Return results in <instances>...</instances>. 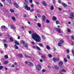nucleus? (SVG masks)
Instances as JSON below:
<instances>
[{"label":"nucleus","mask_w":74,"mask_h":74,"mask_svg":"<svg viewBox=\"0 0 74 74\" xmlns=\"http://www.w3.org/2000/svg\"><path fill=\"white\" fill-rule=\"evenodd\" d=\"M62 72H66V70L64 69H62Z\"/></svg>","instance_id":"4c0bfd02"},{"label":"nucleus","mask_w":74,"mask_h":74,"mask_svg":"<svg viewBox=\"0 0 74 74\" xmlns=\"http://www.w3.org/2000/svg\"><path fill=\"white\" fill-rule=\"evenodd\" d=\"M34 11V10H33V9H32L30 10V12H33V11Z\"/></svg>","instance_id":"052dcab7"},{"label":"nucleus","mask_w":74,"mask_h":74,"mask_svg":"<svg viewBox=\"0 0 74 74\" xmlns=\"http://www.w3.org/2000/svg\"><path fill=\"white\" fill-rule=\"evenodd\" d=\"M20 43H21V44H23V45L25 44L24 41L23 40H21L20 41Z\"/></svg>","instance_id":"f3484780"},{"label":"nucleus","mask_w":74,"mask_h":74,"mask_svg":"<svg viewBox=\"0 0 74 74\" xmlns=\"http://www.w3.org/2000/svg\"><path fill=\"white\" fill-rule=\"evenodd\" d=\"M42 3L45 6H47V4L46 3V2L44 1H43Z\"/></svg>","instance_id":"9d476101"},{"label":"nucleus","mask_w":74,"mask_h":74,"mask_svg":"<svg viewBox=\"0 0 74 74\" xmlns=\"http://www.w3.org/2000/svg\"><path fill=\"white\" fill-rule=\"evenodd\" d=\"M32 48H33L34 49H36V47L34 46H33L32 47Z\"/></svg>","instance_id":"864d4df0"},{"label":"nucleus","mask_w":74,"mask_h":74,"mask_svg":"<svg viewBox=\"0 0 74 74\" xmlns=\"http://www.w3.org/2000/svg\"><path fill=\"white\" fill-rule=\"evenodd\" d=\"M29 3H33V0H29Z\"/></svg>","instance_id":"09e8293b"},{"label":"nucleus","mask_w":74,"mask_h":74,"mask_svg":"<svg viewBox=\"0 0 74 74\" xmlns=\"http://www.w3.org/2000/svg\"><path fill=\"white\" fill-rule=\"evenodd\" d=\"M43 61V60H42L40 59V62L41 63Z\"/></svg>","instance_id":"774afa93"},{"label":"nucleus","mask_w":74,"mask_h":74,"mask_svg":"<svg viewBox=\"0 0 74 74\" xmlns=\"http://www.w3.org/2000/svg\"><path fill=\"white\" fill-rule=\"evenodd\" d=\"M51 10H54V8L53 6H51Z\"/></svg>","instance_id":"c756f323"},{"label":"nucleus","mask_w":74,"mask_h":74,"mask_svg":"<svg viewBox=\"0 0 74 74\" xmlns=\"http://www.w3.org/2000/svg\"><path fill=\"white\" fill-rule=\"evenodd\" d=\"M36 48L37 49H38V50H39V51L41 50V49H40V48L38 47L37 46H36Z\"/></svg>","instance_id":"a878e982"},{"label":"nucleus","mask_w":74,"mask_h":74,"mask_svg":"<svg viewBox=\"0 0 74 74\" xmlns=\"http://www.w3.org/2000/svg\"><path fill=\"white\" fill-rule=\"evenodd\" d=\"M8 1L9 3H11V1L10 0H8Z\"/></svg>","instance_id":"13d9d810"},{"label":"nucleus","mask_w":74,"mask_h":74,"mask_svg":"<svg viewBox=\"0 0 74 74\" xmlns=\"http://www.w3.org/2000/svg\"><path fill=\"white\" fill-rule=\"evenodd\" d=\"M66 52H67L68 53H69L70 52V51L69 50V49H67L66 50Z\"/></svg>","instance_id":"a18cd8bd"},{"label":"nucleus","mask_w":74,"mask_h":74,"mask_svg":"<svg viewBox=\"0 0 74 74\" xmlns=\"http://www.w3.org/2000/svg\"><path fill=\"white\" fill-rule=\"evenodd\" d=\"M53 62L58 61V60H59V59L58 58H54L53 59Z\"/></svg>","instance_id":"20e7f679"},{"label":"nucleus","mask_w":74,"mask_h":74,"mask_svg":"<svg viewBox=\"0 0 74 74\" xmlns=\"http://www.w3.org/2000/svg\"><path fill=\"white\" fill-rule=\"evenodd\" d=\"M55 67L56 69H57V70H58L59 68V67L57 66H55Z\"/></svg>","instance_id":"72a5a7b5"},{"label":"nucleus","mask_w":74,"mask_h":74,"mask_svg":"<svg viewBox=\"0 0 74 74\" xmlns=\"http://www.w3.org/2000/svg\"><path fill=\"white\" fill-rule=\"evenodd\" d=\"M24 56L26 58L27 57H28V58H30V56H27L26 54H25Z\"/></svg>","instance_id":"37998d69"},{"label":"nucleus","mask_w":74,"mask_h":74,"mask_svg":"<svg viewBox=\"0 0 74 74\" xmlns=\"http://www.w3.org/2000/svg\"><path fill=\"white\" fill-rule=\"evenodd\" d=\"M58 3H62V1L60 0H58Z\"/></svg>","instance_id":"e2e57ef3"},{"label":"nucleus","mask_w":74,"mask_h":74,"mask_svg":"<svg viewBox=\"0 0 74 74\" xmlns=\"http://www.w3.org/2000/svg\"><path fill=\"white\" fill-rule=\"evenodd\" d=\"M63 64V63L61 61H60L58 63V65L59 67H62V65Z\"/></svg>","instance_id":"7ed1b4c3"},{"label":"nucleus","mask_w":74,"mask_h":74,"mask_svg":"<svg viewBox=\"0 0 74 74\" xmlns=\"http://www.w3.org/2000/svg\"><path fill=\"white\" fill-rule=\"evenodd\" d=\"M29 64L28 65L29 66H31V67H33L34 66V65H33V64L31 62H29Z\"/></svg>","instance_id":"0eeeda50"},{"label":"nucleus","mask_w":74,"mask_h":74,"mask_svg":"<svg viewBox=\"0 0 74 74\" xmlns=\"http://www.w3.org/2000/svg\"><path fill=\"white\" fill-rule=\"evenodd\" d=\"M17 38L18 39H20V38H21V37H20L19 36H18Z\"/></svg>","instance_id":"69168bd1"},{"label":"nucleus","mask_w":74,"mask_h":74,"mask_svg":"<svg viewBox=\"0 0 74 74\" xmlns=\"http://www.w3.org/2000/svg\"><path fill=\"white\" fill-rule=\"evenodd\" d=\"M41 69V65L40 64H38L36 66V70L38 71L40 70Z\"/></svg>","instance_id":"f03ea898"},{"label":"nucleus","mask_w":74,"mask_h":74,"mask_svg":"<svg viewBox=\"0 0 74 74\" xmlns=\"http://www.w3.org/2000/svg\"><path fill=\"white\" fill-rule=\"evenodd\" d=\"M42 38H43V39H45V37L44 36H42Z\"/></svg>","instance_id":"0e129e2a"},{"label":"nucleus","mask_w":74,"mask_h":74,"mask_svg":"<svg viewBox=\"0 0 74 74\" xmlns=\"http://www.w3.org/2000/svg\"><path fill=\"white\" fill-rule=\"evenodd\" d=\"M10 40L11 41H14V40H13V39H12V37H11L10 38Z\"/></svg>","instance_id":"2f4dec72"},{"label":"nucleus","mask_w":74,"mask_h":74,"mask_svg":"<svg viewBox=\"0 0 74 74\" xmlns=\"http://www.w3.org/2000/svg\"><path fill=\"white\" fill-rule=\"evenodd\" d=\"M46 22L47 23H49V21L48 20H46Z\"/></svg>","instance_id":"49530a36"},{"label":"nucleus","mask_w":74,"mask_h":74,"mask_svg":"<svg viewBox=\"0 0 74 74\" xmlns=\"http://www.w3.org/2000/svg\"><path fill=\"white\" fill-rule=\"evenodd\" d=\"M31 7L32 8H33L34 7V5H33V4H31Z\"/></svg>","instance_id":"4d7b16f0"},{"label":"nucleus","mask_w":74,"mask_h":74,"mask_svg":"<svg viewBox=\"0 0 74 74\" xmlns=\"http://www.w3.org/2000/svg\"><path fill=\"white\" fill-rule=\"evenodd\" d=\"M0 7H3V5L1 3H0Z\"/></svg>","instance_id":"8fccbe9b"},{"label":"nucleus","mask_w":74,"mask_h":74,"mask_svg":"<svg viewBox=\"0 0 74 74\" xmlns=\"http://www.w3.org/2000/svg\"><path fill=\"white\" fill-rule=\"evenodd\" d=\"M10 27L11 28H12V29H15V26H14L13 25H10Z\"/></svg>","instance_id":"bb28decb"},{"label":"nucleus","mask_w":74,"mask_h":74,"mask_svg":"<svg viewBox=\"0 0 74 74\" xmlns=\"http://www.w3.org/2000/svg\"><path fill=\"white\" fill-rule=\"evenodd\" d=\"M59 43H60V44H62L63 43V40H61L60 41Z\"/></svg>","instance_id":"6ab92c4d"},{"label":"nucleus","mask_w":74,"mask_h":74,"mask_svg":"<svg viewBox=\"0 0 74 74\" xmlns=\"http://www.w3.org/2000/svg\"><path fill=\"white\" fill-rule=\"evenodd\" d=\"M62 9H61V8H58V10H59V11H62Z\"/></svg>","instance_id":"bf43d9fd"},{"label":"nucleus","mask_w":74,"mask_h":74,"mask_svg":"<svg viewBox=\"0 0 74 74\" xmlns=\"http://www.w3.org/2000/svg\"><path fill=\"white\" fill-rule=\"evenodd\" d=\"M27 15L26 14H24L23 16L24 18H26V16Z\"/></svg>","instance_id":"680f3d73"},{"label":"nucleus","mask_w":74,"mask_h":74,"mask_svg":"<svg viewBox=\"0 0 74 74\" xmlns=\"http://www.w3.org/2000/svg\"><path fill=\"white\" fill-rule=\"evenodd\" d=\"M52 19L53 20H54V21H56V20H57V18L55 17H53Z\"/></svg>","instance_id":"412c9836"},{"label":"nucleus","mask_w":74,"mask_h":74,"mask_svg":"<svg viewBox=\"0 0 74 74\" xmlns=\"http://www.w3.org/2000/svg\"><path fill=\"white\" fill-rule=\"evenodd\" d=\"M32 38L35 41L37 42H39L41 41V38L36 33H33L32 34Z\"/></svg>","instance_id":"f257e3e1"},{"label":"nucleus","mask_w":74,"mask_h":74,"mask_svg":"<svg viewBox=\"0 0 74 74\" xmlns=\"http://www.w3.org/2000/svg\"><path fill=\"white\" fill-rule=\"evenodd\" d=\"M38 45H39V46H40V47H43V44H42V43H38Z\"/></svg>","instance_id":"b1692460"},{"label":"nucleus","mask_w":74,"mask_h":74,"mask_svg":"<svg viewBox=\"0 0 74 74\" xmlns=\"http://www.w3.org/2000/svg\"><path fill=\"white\" fill-rule=\"evenodd\" d=\"M58 46H61L62 45H61V44L59 43L58 44Z\"/></svg>","instance_id":"5fc2aeb1"},{"label":"nucleus","mask_w":74,"mask_h":74,"mask_svg":"<svg viewBox=\"0 0 74 74\" xmlns=\"http://www.w3.org/2000/svg\"><path fill=\"white\" fill-rule=\"evenodd\" d=\"M35 3L37 4V5H39V2H37V1H36L35 2Z\"/></svg>","instance_id":"a19ab883"},{"label":"nucleus","mask_w":74,"mask_h":74,"mask_svg":"<svg viewBox=\"0 0 74 74\" xmlns=\"http://www.w3.org/2000/svg\"><path fill=\"white\" fill-rule=\"evenodd\" d=\"M14 43L15 44H16V45H19V42H18V41H14Z\"/></svg>","instance_id":"2eb2a0df"},{"label":"nucleus","mask_w":74,"mask_h":74,"mask_svg":"<svg viewBox=\"0 0 74 74\" xmlns=\"http://www.w3.org/2000/svg\"><path fill=\"white\" fill-rule=\"evenodd\" d=\"M66 57L67 59H69L70 58V56H69V55H67Z\"/></svg>","instance_id":"3c124183"},{"label":"nucleus","mask_w":74,"mask_h":74,"mask_svg":"<svg viewBox=\"0 0 74 74\" xmlns=\"http://www.w3.org/2000/svg\"><path fill=\"white\" fill-rule=\"evenodd\" d=\"M11 18L12 20H13V21H15L16 19H15V17L12 16L11 17Z\"/></svg>","instance_id":"aec40b11"},{"label":"nucleus","mask_w":74,"mask_h":74,"mask_svg":"<svg viewBox=\"0 0 74 74\" xmlns=\"http://www.w3.org/2000/svg\"><path fill=\"white\" fill-rule=\"evenodd\" d=\"M46 48L47 49H51V48H50L49 46L48 45H46Z\"/></svg>","instance_id":"dca6fc26"},{"label":"nucleus","mask_w":74,"mask_h":74,"mask_svg":"<svg viewBox=\"0 0 74 74\" xmlns=\"http://www.w3.org/2000/svg\"><path fill=\"white\" fill-rule=\"evenodd\" d=\"M2 29H7V27H5V26L3 25L1 26Z\"/></svg>","instance_id":"f8f14e48"},{"label":"nucleus","mask_w":74,"mask_h":74,"mask_svg":"<svg viewBox=\"0 0 74 74\" xmlns=\"http://www.w3.org/2000/svg\"><path fill=\"white\" fill-rule=\"evenodd\" d=\"M3 66H0V70H1L3 69Z\"/></svg>","instance_id":"c03bdc74"},{"label":"nucleus","mask_w":74,"mask_h":74,"mask_svg":"<svg viewBox=\"0 0 74 74\" xmlns=\"http://www.w3.org/2000/svg\"><path fill=\"white\" fill-rule=\"evenodd\" d=\"M62 5H63V7H67V5L64 3H62Z\"/></svg>","instance_id":"1a4fd4ad"},{"label":"nucleus","mask_w":74,"mask_h":74,"mask_svg":"<svg viewBox=\"0 0 74 74\" xmlns=\"http://www.w3.org/2000/svg\"><path fill=\"white\" fill-rule=\"evenodd\" d=\"M56 25H58V24H59V23H60L59 22V21H56Z\"/></svg>","instance_id":"e433bc0d"},{"label":"nucleus","mask_w":74,"mask_h":74,"mask_svg":"<svg viewBox=\"0 0 74 74\" xmlns=\"http://www.w3.org/2000/svg\"><path fill=\"white\" fill-rule=\"evenodd\" d=\"M27 5H25V8H26V9L28 7V6Z\"/></svg>","instance_id":"ea45409f"},{"label":"nucleus","mask_w":74,"mask_h":74,"mask_svg":"<svg viewBox=\"0 0 74 74\" xmlns=\"http://www.w3.org/2000/svg\"><path fill=\"white\" fill-rule=\"evenodd\" d=\"M37 26L39 27H41V24H40V23H38L37 25Z\"/></svg>","instance_id":"4be33fe9"},{"label":"nucleus","mask_w":74,"mask_h":74,"mask_svg":"<svg viewBox=\"0 0 74 74\" xmlns=\"http://www.w3.org/2000/svg\"><path fill=\"white\" fill-rule=\"evenodd\" d=\"M8 63V61H6L3 62L4 64H7Z\"/></svg>","instance_id":"f704fd0d"},{"label":"nucleus","mask_w":74,"mask_h":74,"mask_svg":"<svg viewBox=\"0 0 74 74\" xmlns=\"http://www.w3.org/2000/svg\"><path fill=\"white\" fill-rule=\"evenodd\" d=\"M21 29H22V30H24V27L23 26L22 27Z\"/></svg>","instance_id":"338daca9"},{"label":"nucleus","mask_w":74,"mask_h":74,"mask_svg":"<svg viewBox=\"0 0 74 74\" xmlns=\"http://www.w3.org/2000/svg\"><path fill=\"white\" fill-rule=\"evenodd\" d=\"M14 47L15 48H16V49H18V47L17 46V45H15Z\"/></svg>","instance_id":"473e14b6"},{"label":"nucleus","mask_w":74,"mask_h":74,"mask_svg":"<svg viewBox=\"0 0 74 74\" xmlns=\"http://www.w3.org/2000/svg\"><path fill=\"white\" fill-rule=\"evenodd\" d=\"M41 58L43 59H45V56L43 55V56H41Z\"/></svg>","instance_id":"5701e85b"},{"label":"nucleus","mask_w":74,"mask_h":74,"mask_svg":"<svg viewBox=\"0 0 74 74\" xmlns=\"http://www.w3.org/2000/svg\"><path fill=\"white\" fill-rule=\"evenodd\" d=\"M4 46L5 47V48H7V45L6 44H4Z\"/></svg>","instance_id":"79ce46f5"},{"label":"nucleus","mask_w":74,"mask_h":74,"mask_svg":"<svg viewBox=\"0 0 74 74\" xmlns=\"http://www.w3.org/2000/svg\"><path fill=\"white\" fill-rule=\"evenodd\" d=\"M70 15L72 17H74V13H70Z\"/></svg>","instance_id":"4468645a"},{"label":"nucleus","mask_w":74,"mask_h":74,"mask_svg":"<svg viewBox=\"0 0 74 74\" xmlns=\"http://www.w3.org/2000/svg\"><path fill=\"white\" fill-rule=\"evenodd\" d=\"M27 10H28V11H29V10H30V8L29 7H28L27 8Z\"/></svg>","instance_id":"58836bf2"},{"label":"nucleus","mask_w":74,"mask_h":74,"mask_svg":"<svg viewBox=\"0 0 74 74\" xmlns=\"http://www.w3.org/2000/svg\"><path fill=\"white\" fill-rule=\"evenodd\" d=\"M14 5L16 7V8H19V6H18V5L16 3H14Z\"/></svg>","instance_id":"6e6552de"},{"label":"nucleus","mask_w":74,"mask_h":74,"mask_svg":"<svg viewBox=\"0 0 74 74\" xmlns=\"http://www.w3.org/2000/svg\"><path fill=\"white\" fill-rule=\"evenodd\" d=\"M42 19L43 21H45V17L44 16H42Z\"/></svg>","instance_id":"ddd939ff"},{"label":"nucleus","mask_w":74,"mask_h":74,"mask_svg":"<svg viewBox=\"0 0 74 74\" xmlns=\"http://www.w3.org/2000/svg\"><path fill=\"white\" fill-rule=\"evenodd\" d=\"M57 32L59 33H61V31L60 30V28H56V29Z\"/></svg>","instance_id":"423d86ee"},{"label":"nucleus","mask_w":74,"mask_h":74,"mask_svg":"<svg viewBox=\"0 0 74 74\" xmlns=\"http://www.w3.org/2000/svg\"><path fill=\"white\" fill-rule=\"evenodd\" d=\"M64 60L65 62H67V60L66 58H64Z\"/></svg>","instance_id":"de8ad7c7"},{"label":"nucleus","mask_w":74,"mask_h":74,"mask_svg":"<svg viewBox=\"0 0 74 74\" xmlns=\"http://www.w3.org/2000/svg\"><path fill=\"white\" fill-rule=\"evenodd\" d=\"M37 16L38 17H39V18H40L41 17V16L40 15V14H38L37 15Z\"/></svg>","instance_id":"603ef678"},{"label":"nucleus","mask_w":74,"mask_h":74,"mask_svg":"<svg viewBox=\"0 0 74 74\" xmlns=\"http://www.w3.org/2000/svg\"><path fill=\"white\" fill-rule=\"evenodd\" d=\"M24 3L25 5H28L29 4V2L27 0H25L24 2Z\"/></svg>","instance_id":"39448f33"},{"label":"nucleus","mask_w":74,"mask_h":74,"mask_svg":"<svg viewBox=\"0 0 74 74\" xmlns=\"http://www.w3.org/2000/svg\"><path fill=\"white\" fill-rule=\"evenodd\" d=\"M10 11L11 12H14V11L12 9L10 10Z\"/></svg>","instance_id":"7c9ffc66"},{"label":"nucleus","mask_w":74,"mask_h":74,"mask_svg":"<svg viewBox=\"0 0 74 74\" xmlns=\"http://www.w3.org/2000/svg\"><path fill=\"white\" fill-rule=\"evenodd\" d=\"M23 45L24 47H25V48H27V47H28V45H27V44L25 43Z\"/></svg>","instance_id":"a211bd4d"},{"label":"nucleus","mask_w":74,"mask_h":74,"mask_svg":"<svg viewBox=\"0 0 74 74\" xmlns=\"http://www.w3.org/2000/svg\"><path fill=\"white\" fill-rule=\"evenodd\" d=\"M71 37L72 39H73H73H74V37H73V36H71Z\"/></svg>","instance_id":"6e6d98bb"},{"label":"nucleus","mask_w":74,"mask_h":74,"mask_svg":"<svg viewBox=\"0 0 74 74\" xmlns=\"http://www.w3.org/2000/svg\"><path fill=\"white\" fill-rule=\"evenodd\" d=\"M48 56H49V58H51L52 57V55L51 54H49L48 55Z\"/></svg>","instance_id":"393cba45"},{"label":"nucleus","mask_w":74,"mask_h":74,"mask_svg":"<svg viewBox=\"0 0 74 74\" xmlns=\"http://www.w3.org/2000/svg\"><path fill=\"white\" fill-rule=\"evenodd\" d=\"M17 56H18V57H20V58H22L23 57L21 53L17 55Z\"/></svg>","instance_id":"9b49d317"},{"label":"nucleus","mask_w":74,"mask_h":74,"mask_svg":"<svg viewBox=\"0 0 74 74\" xmlns=\"http://www.w3.org/2000/svg\"><path fill=\"white\" fill-rule=\"evenodd\" d=\"M4 58L5 59H8V56L7 55H5L4 56Z\"/></svg>","instance_id":"c85d7f7f"},{"label":"nucleus","mask_w":74,"mask_h":74,"mask_svg":"<svg viewBox=\"0 0 74 74\" xmlns=\"http://www.w3.org/2000/svg\"><path fill=\"white\" fill-rule=\"evenodd\" d=\"M67 30L68 33H70L71 32V29H68Z\"/></svg>","instance_id":"cd10ccee"},{"label":"nucleus","mask_w":74,"mask_h":74,"mask_svg":"<svg viewBox=\"0 0 74 74\" xmlns=\"http://www.w3.org/2000/svg\"><path fill=\"white\" fill-rule=\"evenodd\" d=\"M46 71V70L45 69H42V73H44V72H45V71Z\"/></svg>","instance_id":"c9c22d12"}]
</instances>
